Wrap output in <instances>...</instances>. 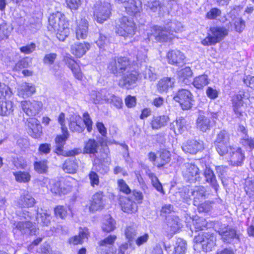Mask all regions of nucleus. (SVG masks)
Returning a JSON list of instances; mask_svg holds the SVG:
<instances>
[{
  "mask_svg": "<svg viewBox=\"0 0 254 254\" xmlns=\"http://www.w3.org/2000/svg\"><path fill=\"white\" fill-rule=\"evenodd\" d=\"M193 241L195 248L200 247L202 251L207 252L212 251L215 246L216 238L213 233L203 232L195 236Z\"/></svg>",
  "mask_w": 254,
  "mask_h": 254,
  "instance_id": "f257e3e1",
  "label": "nucleus"
},
{
  "mask_svg": "<svg viewBox=\"0 0 254 254\" xmlns=\"http://www.w3.org/2000/svg\"><path fill=\"white\" fill-rule=\"evenodd\" d=\"M136 29L135 24L131 18L123 16L119 19L116 32L126 39H130L134 35Z\"/></svg>",
  "mask_w": 254,
  "mask_h": 254,
  "instance_id": "f03ea898",
  "label": "nucleus"
},
{
  "mask_svg": "<svg viewBox=\"0 0 254 254\" xmlns=\"http://www.w3.org/2000/svg\"><path fill=\"white\" fill-rule=\"evenodd\" d=\"M118 85L124 89H130L134 88L137 82L140 79L139 71L130 67L121 75Z\"/></svg>",
  "mask_w": 254,
  "mask_h": 254,
  "instance_id": "7ed1b4c3",
  "label": "nucleus"
},
{
  "mask_svg": "<svg viewBox=\"0 0 254 254\" xmlns=\"http://www.w3.org/2000/svg\"><path fill=\"white\" fill-rule=\"evenodd\" d=\"M38 228L30 220L15 221L13 224L14 235H36L38 233Z\"/></svg>",
  "mask_w": 254,
  "mask_h": 254,
  "instance_id": "20e7f679",
  "label": "nucleus"
},
{
  "mask_svg": "<svg viewBox=\"0 0 254 254\" xmlns=\"http://www.w3.org/2000/svg\"><path fill=\"white\" fill-rule=\"evenodd\" d=\"M227 34L228 31L224 27H211L207 33V36L201 41V43L204 46L215 45L222 40Z\"/></svg>",
  "mask_w": 254,
  "mask_h": 254,
  "instance_id": "39448f33",
  "label": "nucleus"
},
{
  "mask_svg": "<svg viewBox=\"0 0 254 254\" xmlns=\"http://www.w3.org/2000/svg\"><path fill=\"white\" fill-rule=\"evenodd\" d=\"M130 67V62L126 57H120L113 60L108 66L109 71L116 76L119 75L121 76Z\"/></svg>",
  "mask_w": 254,
  "mask_h": 254,
  "instance_id": "423d86ee",
  "label": "nucleus"
},
{
  "mask_svg": "<svg viewBox=\"0 0 254 254\" xmlns=\"http://www.w3.org/2000/svg\"><path fill=\"white\" fill-rule=\"evenodd\" d=\"M110 4L108 2H97L94 6V17L97 22L102 23L107 20L111 14Z\"/></svg>",
  "mask_w": 254,
  "mask_h": 254,
  "instance_id": "0eeeda50",
  "label": "nucleus"
},
{
  "mask_svg": "<svg viewBox=\"0 0 254 254\" xmlns=\"http://www.w3.org/2000/svg\"><path fill=\"white\" fill-rule=\"evenodd\" d=\"M173 99L176 102L179 103L184 110L190 109L194 102L192 93L189 90L184 89L179 90Z\"/></svg>",
  "mask_w": 254,
  "mask_h": 254,
  "instance_id": "6e6552de",
  "label": "nucleus"
},
{
  "mask_svg": "<svg viewBox=\"0 0 254 254\" xmlns=\"http://www.w3.org/2000/svg\"><path fill=\"white\" fill-rule=\"evenodd\" d=\"M117 239L115 235H111L98 242L97 247L98 253L100 254H114L115 249L114 243Z\"/></svg>",
  "mask_w": 254,
  "mask_h": 254,
  "instance_id": "1a4fd4ad",
  "label": "nucleus"
},
{
  "mask_svg": "<svg viewBox=\"0 0 254 254\" xmlns=\"http://www.w3.org/2000/svg\"><path fill=\"white\" fill-rule=\"evenodd\" d=\"M217 232L221 236V239L224 243H231L234 239H239L236 230L228 225L219 224Z\"/></svg>",
  "mask_w": 254,
  "mask_h": 254,
  "instance_id": "9d476101",
  "label": "nucleus"
},
{
  "mask_svg": "<svg viewBox=\"0 0 254 254\" xmlns=\"http://www.w3.org/2000/svg\"><path fill=\"white\" fill-rule=\"evenodd\" d=\"M182 174L187 181L195 182L199 177L198 168L194 164L186 163L182 167Z\"/></svg>",
  "mask_w": 254,
  "mask_h": 254,
  "instance_id": "9b49d317",
  "label": "nucleus"
},
{
  "mask_svg": "<svg viewBox=\"0 0 254 254\" xmlns=\"http://www.w3.org/2000/svg\"><path fill=\"white\" fill-rule=\"evenodd\" d=\"M245 98V93L240 92L232 98L233 110L237 118L242 119L246 115L245 112L243 99Z\"/></svg>",
  "mask_w": 254,
  "mask_h": 254,
  "instance_id": "f8f14e48",
  "label": "nucleus"
},
{
  "mask_svg": "<svg viewBox=\"0 0 254 254\" xmlns=\"http://www.w3.org/2000/svg\"><path fill=\"white\" fill-rule=\"evenodd\" d=\"M21 107L23 111L29 116H35L38 114L43 107L41 101L25 100L21 102Z\"/></svg>",
  "mask_w": 254,
  "mask_h": 254,
  "instance_id": "ddd939ff",
  "label": "nucleus"
},
{
  "mask_svg": "<svg viewBox=\"0 0 254 254\" xmlns=\"http://www.w3.org/2000/svg\"><path fill=\"white\" fill-rule=\"evenodd\" d=\"M152 37L159 42H166L172 38L171 32L166 29V26L153 27L150 38H152Z\"/></svg>",
  "mask_w": 254,
  "mask_h": 254,
  "instance_id": "4468645a",
  "label": "nucleus"
},
{
  "mask_svg": "<svg viewBox=\"0 0 254 254\" xmlns=\"http://www.w3.org/2000/svg\"><path fill=\"white\" fill-rule=\"evenodd\" d=\"M58 122L61 125L62 134L57 135L55 138L54 152L58 155L64 153V113H61L58 118Z\"/></svg>",
  "mask_w": 254,
  "mask_h": 254,
  "instance_id": "2eb2a0df",
  "label": "nucleus"
},
{
  "mask_svg": "<svg viewBox=\"0 0 254 254\" xmlns=\"http://www.w3.org/2000/svg\"><path fill=\"white\" fill-rule=\"evenodd\" d=\"M182 148L185 153L195 154L203 149V142L200 140H189L183 143Z\"/></svg>",
  "mask_w": 254,
  "mask_h": 254,
  "instance_id": "dca6fc26",
  "label": "nucleus"
},
{
  "mask_svg": "<svg viewBox=\"0 0 254 254\" xmlns=\"http://www.w3.org/2000/svg\"><path fill=\"white\" fill-rule=\"evenodd\" d=\"M26 124L28 127V133L33 138H38L40 137L42 132V127L37 119L29 118Z\"/></svg>",
  "mask_w": 254,
  "mask_h": 254,
  "instance_id": "f3484780",
  "label": "nucleus"
},
{
  "mask_svg": "<svg viewBox=\"0 0 254 254\" xmlns=\"http://www.w3.org/2000/svg\"><path fill=\"white\" fill-rule=\"evenodd\" d=\"M167 57L170 64L182 66L185 64V56L180 51L171 50L168 53Z\"/></svg>",
  "mask_w": 254,
  "mask_h": 254,
  "instance_id": "a211bd4d",
  "label": "nucleus"
},
{
  "mask_svg": "<svg viewBox=\"0 0 254 254\" xmlns=\"http://www.w3.org/2000/svg\"><path fill=\"white\" fill-rule=\"evenodd\" d=\"M126 11L130 15L135 17L140 16L141 10L140 1H135L134 0H127L123 3Z\"/></svg>",
  "mask_w": 254,
  "mask_h": 254,
  "instance_id": "6ab92c4d",
  "label": "nucleus"
},
{
  "mask_svg": "<svg viewBox=\"0 0 254 254\" xmlns=\"http://www.w3.org/2000/svg\"><path fill=\"white\" fill-rule=\"evenodd\" d=\"M35 91V87L33 84L24 82L18 86L17 95L22 98H28L32 96Z\"/></svg>",
  "mask_w": 254,
  "mask_h": 254,
  "instance_id": "aec40b11",
  "label": "nucleus"
},
{
  "mask_svg": "<svg viewBox=\"0 0 254 254\" xmlns=\"http://www.w3.org/2000/svg\"><path fill=\"white\" fill-rule=\"evenodd\" d=\"M88 33V23L85 19H81L77 21V27L75 29L76 39L78 40L85 39Z\"/></svg>",
  "mask_w": 254,
  "mask_h": 254,
  "instance_id": "412c9836",
  "label": "nucleus"
},
{
  "mask_svg": "<svg viewBox=\"0 0 254 254\" xmlns=\"http://www.w3.org/2000/svg\"><path fill=\"white\" fill-rule=\"evenodd\" d=\"M110 93L106 89H103L100 91H93L90 94V100L95 104L102 103L103 101H109Z\"/></svg>",
  "mask_w": 254,
  "mask_h": 254,
  "instance_id": "4be33fe9",
  "label": "nucleus"
},
{
  "mask_svg": "<svg viewBox=\"0 0 254 254\" xmlns=\"http://www.w3.org/2000/svg\"><path fill=\"white\" fill-rule=\"evenodd\" d=\"M191 194L193 196V204L196 205L206 198V190L203 186H196L191 190Z\"/></svg>",
  "mask_w": 254,
  "mask_h": 254,
  "instance_id": "5701e85b",
  "label": "nucleus"
},
{
  "mask_svg": "<svg viewBox=\"0 0 254 254\" xmlns=\"http://www.w3.org/2000/svg\"><path fill=\"white\" fill-rule=\"evenodd\" d=\"M67 119L69 122V128L70 130L78 133L82 132L84 130V125H81L78 122L80 119L79 116L73 113L72 115H70L69 118H67Z\"/></svg>",
  "mask_w": 254,
  "mask_h": 254,
  "instance_id": "b1692460",
  "label": "nucleus"
},
{
  "mask_svg": "<svg viewBox=\"0 0 254 254\" xmlns=\"http://www.w3.org/2000/svg\"><path fill=\"white\" fill-rule=\"evenodd\" d=\"M120 205L125 212L133 213L137 210L136 203L127 197L121 198Z\"/></svg>",
  "mask_w": 254,
  "mask_h": 254,
  "instance_id": "393cba45",
  "label": "nucleus"
},
{
  "mask_svg": "<svg viewBox=\"0 0 254 254\" xmlns=\"http://www.w3.org/2000/svg\"><path fill=\"white\" fill-rule=\"evenodd\" d=\"M35 203V199L27 191H24L21 194L18 201V205L22 207H33Z\"/></svg>",
  "mask_w": 254,
  "mask_h": 254,
  "instance_id": "a878e982",
  "label": "nucleus"
},
{
  "mask_svg": "<svg viewBox=\"0 0 254 254\" xmlns=\"http://www.w3.org/2000/svg\"><path fill=\"white\" fill-rule=\"evenodd\" d=\"M90 46L88 43H79L71 46V52L78 58L82 57L89 50Z\"/></svg>",
  "mask_w": 254,
  "mask_h": 254,
  "instance_id": "bb28decb",
  "label": "nucleus"
},
{
  "mask_svg": "<svg viewBox=\"0 0 254 254\" xmlns=\"http://www.w3.org/2000/svg\"><path fill=\"white\" fill-rule=\"evenodd\" d=\"M210 119L203 115H199L196 121V127L203 132H206L211 128Z\"/></svg>",
  "mask_w": 254,
  "mask_h": 254,
  "instance_id": "cd10ccee",
  "label": "nucleus"
},
{
  "mask_svg": "<svg viewBox=\"0 0 254 254\" xmlns=\"http://www.w3.org/2000/svg\"><path fill=\"white\" fill-rule=\"evenodd\" d=\"M171 1V0H162L161 1L158 0H153L147 1L146 4L148 9L152 12H156L157 10L162 11L164 8L167 7V5Z\"/></svg>",
  "mask_w": 254,
  "mask_h": 254,
  "instance_id": "c85d7f7f",
  "label": "nucleus"
},
{
  "mask_svg": "<svg viewBox=\"0 0 254 254\" xmlns=\"http://www.w3.org/2000/svg\"><path fill=\"white\" fill-rule=\"evenodd\" d=\"M175 79L171 77H164L160 79L157 85V90L161 93L167 92L169 88L174 86Z\"/></svg>",
  "mask_w": 254,
  "mask_h": 254,
  "instance_id": "c756f323",
  "label": "nucleus"
},
{
  "mask_svg": "<svg viewBox=\"0 0 254 254\" xmlns=\"http://www.w3.org/2000/svg\"><path fill=\"white\" fill-rule=\"evenodd\" d=\"M103 207V194L102 193L97 192L93 195L89 210L90 211L94 212L102 209Z\"/></svg>",
  "mask_w": 254,
  "mask_h": 254,
  "instance_id": "7c9ffc66",
  "label": "nucleus"
},
{
  "mask_svg": "<svg viewBox=\"0 0 254 254\" xmlns=\"http://www.w3.org/2000/svg\"><path fill=\"white\" fill-rule=\"evenodd\" d=\"M99 147L98 143L94 139H89L84 143L82 153L83 154H93L96 156Z\"/></svg>",
  "mask_w": 254,
  "mask_h": 254,
  "instance_id": "2f4dec72",
  "label": "nucleus"
},
{
  "mask_svg": "<svg viewBox=\"0 0 254 254\" xmlns=\"http://www.w3.org/2000/svg\"><path fill=\"white\" fill-rule=\"evenodd\" d=\"M88 230L86 228L80 230L78 235H75L70 238L68 240L69 244L73 245L81 244L85 239H87L89 236Z\"/></svg>",
  "mask_w": 254,
  "mask_h": 254,
  "instance_id": "473e14b6",
  "label": "nucleus"
},
{
  "mask_svg": "<svg viewBox=\"0 0 254 254\" xmlns=\"http://www.w3.org/2000/svg\"><path fill=\"white\" fill-rule=\"evenodd\" d=\"M204 175L206 181L214 189L216 192H217L219 186L213 171L210 168H206L204 171Z\"/></svg>",
  "mask_w": 254,
  "mask_h": 254,
  "instance_id": "72a5a7b5",
  "label": "nucleus"
},
{
  "mask_svg": "<svg viewBox=\"0 0 254 254\" xmlns=\"http://www.w3.org/2000/svg\"><path fill=\"white\" fill-rule=\"evenodd\" d=\"M13 108V103L11 101L7 100L0 101V116H9L12 113Z\"/></svg>",
  "mask_w": 254,
  "mask_h": 254,
  "instance_id": "f704fd0d",
  "label": "nucleus"
},
{
  "mask_svg": "<svg viewBox=\"0 0 254 254\" xmlns=\"http://www.w3.org/2000/svg\"><path fill=\"white\" fill-rule=\"evenodd\" d=\"M66 64L72 71L75 77L78 79L81 80L82 78V74L81 72L80 68L77 63L73 59H69L65 60Z\"/></svg>",
  "mask_w": 254,
  "mask_h": 254,
  "instance_id": "c9c22d12",
  "label": "nucleus"
},
{
  "mask_svg": "<svg viewBox=\"0 0 254 254\" xmlns=\"http://www.w3.org/2000/svg\"><path fill=\"white\" fill-rule=\"evenodd\" d=\"M169 120V117L165 115L154 117L151 122V127L155 129L160 128L167 125Z\"/></svg>",
  "mask_w": 254,
  "mask_h": 254,
  "instance_id": "e433bc0d",
  "label": "nucleus"
},
{
  "mask_svg": "<svg viewBox=\"0 0 254 254\" xmlns=\"http://www.w3.org/2000/svg\"><path fill=\"white\" fill-rule=\"evenodd\" d=\"M116 221L110 215H107L104 217V220L102 225V230L109 233L114 231L116 227Z\"/></svg>",
  "mask_w": 254,
  "mask_h": 254,
  "instance_id": "4c0bfd02",
  "label": "nucleus"
},
{
  "mask_svg": "<svg viewBox=\"0 0 254 254\" xmlns=\"http://www.w3.org/2000/svg\"><path fill=\"white\" fill-rule=\"evenodd\" d=\"M167 223L173 232H176L182 227L180 219L176 215H171L166 218Z\"/></svg>",
  "mask_w": 254,
  "mask_h": 254,
  "instance_id": "58836bf2",
  "label": "nucleus"
},
{
  "mask_svg": "<svg viewBox=\"0 0 254 254\" xmlns=\"http://www.w3.org/2000/svg\"><path fill=\"white\" fill-rule=\"evenodd\" d=\"M245 156L240 148H238L235 151H233L231 154L230 160L234 165L239 166L243 162Z\"/></svg>",
  "mask_w": 254,
  "mask_h": 254,
  "instance_id": "ea45409f",
  "label": "nucleus"
},
{
  "mask_svg": "<svg viewBox=\"0 0 254 254\" xmlns=\"http://www.w3.org/2000/svg\"><path fill=\"white\" fill-rule=\"evenodd\" d=\"M209 83L208 76L205 75H201L196 77L193 81V86L198 89H201Z\"/></svg>",
  "mask_w": 254,
  "mask_h": 254,
  "instance_id": "a19ab883",
  "label": "nucleus"
},
{
  "mask_svg": "<svg viewBox=\"0 0 254 254\" xmlns=\"http://www.w3.org/2000/svg\"><path fill=\"white\" fill-rule=\"evenodd\" d=\"M15 179L18 183H26L31 180V175L28 172L17 171L13 173Z\"/></svg>",
  "mask_w": 254,
  "mask_h": 254,
  "instance_id": "79ce46f5",
  "label": "nucleus"
},
{
  "mask_svg": "<svg viewBox=\"0 0 254 254\" xmlns=\"http://www.w3.org/2000/svg\"><path fill=\"white\" fill-rule=\"evenodd\" d=\"M42 212H37L36 221L38 223L48 226L50 223L51 216L46 210H42Z\"/></svg>",
  "mask_w": 254,
  "mask_h": 254,
  "instance_id": "37998d69",
  "label": "nucleus"
},
{
  "mask_svg": "<svg viewBox=\"0 0 254 254\" xmlns=\"http://www.w3.org/2000/svg\"><path fill=\"white\" fill-rule=\"evenodd\" d=\"M75 160V158H70L65 161L64 172L69 174H74L76 172L77 166Z\"/></svg>",
  "mask_w": 254,
  "mask_h": 254,
  "instance_id": "c03bdc74",
  "label": "nucleus"
},
{
  "mask_svg": "<svg viewBox=\"0 0 254 254\" xmlns=\"http://www.w3.org/2000/svg\"><path fill=\"white\" fill-rule=\"evenodd\" d=\"M186 121L184 118H180L177 119L172 124V127L174 128V131H177L179 133H182L186 128Z\"/></svg>",
  "mask_w": 254,
  "mask_h": 254,
  "instance_id": "a18cd8bd",
  "label": "nucleus"
},
{
  "mask_svg": "<svg viewBox=\"0 0 254 254\" xmlns=\"http://www.w3.org/2000/svg\"><path fill=\"white\" fill-rule=\"evenodd\" d=\"M230 143V134L225 130L219 131L216 135L214 143Z\"/></svg>",
  "mask_w": 254,
  "mask_h": 254,
  "instance_id": "49530a36",
  "label": "nucleus"
},
{
  "mask_svg": "<svg viewBox=\"0 0 254 254\" xmlns=\"http://www.w3.org/2000/svg\"><path fill=\"white\" fill-rule=\"evenodd\" d=\"M161 162L158 163L157 166L158 168L163 167L164 165L169 163L171 160V154L170 152L166 150L163 149L160 152V157Z\"/></svg>",
  "mask_w": 254,
  "mask_h": 254,
  "instance_id": "de8ad7c7",
  "label": "nucleus"
},
{
  "mask_svg": "<svg viewBox=\"0 0 254 254\" xmlns=\"http://www.w3.org/2000/svg\"><path fill=\"white\" fill-rule=\"evenodd\" d=\"M216 151L220 156H224L229 152V149L232 150L230 143H214Z\"/></svg>",
  "mask_w": 254,
  "mask_h": 254,
  "instance_id": "09e8293b",
  "label": "nucleus"
},
{
  "mask_svg": "<svg viewBox=\"0 0 254 254\" xmlns=\"http://www.w3.org/2000/svg\"><path fill=\"white\" fill-rule=\"evenodd\" d=\"M144 77L150 81H154L157 78L155 69L151 66H146L143 72Z\"/></svg>",
  "mask_w": 254,
  "mask_h": 254,
  "instance_id": "8fccbe9b",
  "label": "nucleus"
},
{
  "mask_svg": "<svg viewBox=\"0 0 254 254\" xmlns=\"http://www.w3.org/2000/svg\"><path fill=\"white\" fill-rule=\"evenodd\" d=\"M12 95L10 88L4 83L0 82V98L9 99Z\"/></svg>",
  "mask_w": 254,
  "mask_h": 254,
  "instance_id": "3c124183",
  "label": "nucleus"
},
{
  "mask_svg": "<svg viewBox=\"0 0 254 254\" xmlns=\"http://www.w3.org/2000/svg\"><path fill=\"white\" fill-rule=\"evenodd\" d=\"M187 243L185 241L179 239L176 243L174 254H185L186 251Z\"/></svg>",
  "mask_w": 254,
  "mask_h": 254,
  "instance_id": "603ef678",
  "label": "nucleus"
},
{
  "mask_svg": "<svg viewBox=\"0 0 254 254\" xmlns=\"http://www.w3.org/2000/svg\"><path fill=\"white\" fill-rule=\"evenodd\" d=\"M183 29V26L179 22H171L166 25V29L171 32V35L172 36L174 32H178L181 31Z\"/></svg>",
  "mask_w": 254,
  "mask_h": 254,
  "instance_id": "864d4df0",
  "label": "nucleus"
},
{
  "mask_svg": "<svg viewBox=\"0 0 254 254\" xmlns=\"http://www.w3.org/2000/svg\"><path fill=\"white\" fill-rule=\"evenodd\" d=\"M11 30L9 26L5 23L0 24V41L6 39L10 34Z\"/></svg>",
  "mask_w": 254,
  "mask_h": 254,
  "instance_id": "5fc2aeb1",
  "label": "nucleus"
},
{
  "mask_svg": "<svg viewBox=\"0 0 254 254\" xmlns=\"http://www.w3.org/2000/svg\"><path fill=\"white\" fill-rule=\"evenodd\" d=\"M149 177L151 180V183L153 186L159 191L161 192L163 194H164V191L163 189L162 186L160 182H159L157 177L153 174L150 173L149 174Z\"/></svg>",
  "mask_w": 254,
  "mask_h": 254,
  "instance_id": "6e6d98bb",
  "label": "nucleus"
},
{
  "mask_svg": "<svg viewBox=\"0 0 254 254\" xmlns=\"http://www.w3.org/2000/svg\"><path fill=\"white\" fill-rule=\"evenodd\" d=\"M47 161L35 162L34 164V169L39 173H46L47 170Z\"/></svg>",
  "mask_w": 254,
  "mask_h": 254,
  "instance_id": "4d7b16f0",
  "label": "nucleus"
},
{
  "mask_svg": "<svg viewBox=\"0 0 254 254\" xmlns=\"http://www.w3.org/2000/svg\"><path fill=\"white\" fill-rule=\"evenodd\" d=\"M109 98V101H107V102L112 103L117 108H122L123 102L121 98L110 94Z\"/></svg>",
  "mask_w": 254,
  "mask_h": 254,
  "instance_id": "13d9d810",
  "label": "nucleus"
},
{
  "mask_svg": "<svg viewBox=\"0 0 254 254\" xmlns=\"http://www.w3.org/2000/svg\"><path fill=\"white\" fill-rule=\"evenodd\" d=\"M30 65L29 60L27 58H24L18 62L14 67V69L16 71L20 70L21 69L27 68Z\"/></svg>",
  "mask_w": 254,
  "mask_h": 254,
  "instance_id": "bf43d9fd",
  "label": "nucleus"
},
{
  "mask_svg": "<svg viewBox=\"0 0 254 254\" xmlns=\"http://www.w3.org/2000/svg\"><path fill=\"white\" fill-rule=\"evenodd\" d=\"M180 194L184 202L189 203L190 201L191 190L184 188L180 192Z\"/></svg>",
  "mask_w": 254,
  "mask_h": 254,
  "instance_id": "052dcab7",
  "label": "nucleus"
},
{
  "mask_svg": "<svg viewBox=\"0 0 254 254\" xmlns=\"http://www.w3.org/2000/svg\"><path fill=\"white\" fill-rule=\"evenodd\" d=\"M221 11L218 8H211L206 14V17L209 19H214L220 16Z\"/></svg>",
  "mask_w": 254,
  "mask_h": 254,
  "instance_id": "680f3d73",
  "label": "nucleus"
},
{
  "mask_svg": "<svg viewBox=\"0 0 254 254\" xmlns=\"http://www.w3.org/2000/svg\"><path fill=\"white\" fill-rule=\"evenodd\" d=\"M241 143L244 146L248 147L249 149L252 150L254 148V140L252 138L245 136L241 139Z\"/></svg>",
  "mask_w": 254,
  "mask_h": 254,
  "instance_id": "e2e57ef3",
  "label": "nucleus"
},
{
  "mask_svg": "<svg viewBox=\"0 0 254 254\" xmlns=\"http://www.w3.org/2000/svg\"><path fill=\"white\" fill-rule=\"evenodd\" d=\"M136 235V232L134 227L127 226L125 229V235L129 241H131L133 239Z\"/></svg>",
  "mask_w": 254,
  "mask_h": 254,
  "instance_id": "0e129e2a",
  "label": "nucleus"
},
{
  "mask_svg": "<svg viewBox=\"0 0 254 254\" xmlns=\"http://www.w3.org/2000/svg\"><path fill=\"white\" fill-rule=\"evenodd\" d=\"M83 121L87 127V129L88 132H91L92 130L93 122L90 117L89 114L87 112H86L83 114Z\"/></svg>",
  "mask_w": 254,
  "mask_h": 254,
  "instance_id": "69168bd1",
  "label": "nucleus"
},
{
  "mask_svg": "<svg viewBox=\"0 0 254 254\" xmlns=\"http://www.w3.org/2000/svg\"><path fill=\"white\" fill-rule=\"evenodd\" d=\"M194 225L196 231H201L207 227V222L204 219L200 218L195 221Z\"/></svg>",
  "mask_w": 254,
  "mask_h": 254,
  "instance_id": "338daca9",
  "label": "nucleus"
},
{
  "mask_svg": "<svg viewBox=\"0 0 254 254\" xmlns=\"http://www.w3.org/2000/svg\"><path fill=\"white\" fill-rule=\"evenodd\" d=\"M235 28L237 32H241L245 27V22L241 18H237L235 20Z\"/></svg>",
  "mask_w": 254,
  "mask_h": 254,
  "instance_id": "774afa93",
  "label": "nucleus"
}]
</instances>
